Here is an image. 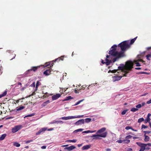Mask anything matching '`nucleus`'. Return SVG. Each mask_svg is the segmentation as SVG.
I'll return each instance as SVG.
<instances>
[{
    "instance_id": "f257e3e1",
    "label": "nucleus",
    "mask_w": 151,
    "mask_h": 151,
    "mask_svg": "<svg viewBox=\"0 0 151 151\" xmlns=\"http://www.w3.org/2000/svg\"><path fill=\"white\" fill-rule=\"evenodd\" d=\"M118 46L120 48L121 51H116L117 46L116 45H114L111 47V50L109 52V55L114 57L112 60L113 63L118 61L120 59L125 56L124 52L129 48L130 45L128 41H125L119 44Z\"/></svg>"
},
{
    "instance_id": "f03ea898",
    "label": "nucleus",
    "mask_w": 151,
    "mask_h": 151,
    "mask_svg": "<svg viewBox=\"0 0 151 151\" xmlns=\"http://www.w3.org/2000/svg\"><path fill=\"white\" fill-rule=\"evenodd\" d=\"M121 66L118 67V70H121L123 73V76H127V75L129 73V71L131 70L133 68V64L132 62L131 61H127L126 62V64L124 65V64H122Z\"/></svg>"
},
{
    "instance_id": "7ed1b4c3",
    "label": "nucleus",
    "mask_w": 151,
    "mask_h": 151,
    "mask_svg": "<svg viewBox=\"0 0 151 151\" xmlns=\"http://www.w3.org/2000/svg\"><path fill=\"white\" fill-rule=\"evenodd\" d=\"M112 57L111 55H107L106 56V58L105 59L106 62H104L103 60H101V63L103 64H105L106 65H108L110 64V63L113 62L112 60L114 58H112Z\"/></svg>"
},
{
    "instance_id": "20e7f679",
    "label": "nucleus",
    "mask_w": 151,
    "mask_h": 151,
    "mask_svg": "<svg viewBox=\"0 0 151 151\" xmlns=\"http://www.w3.org/2000/svg\"><path fill=\"white\" fill-rule=\"evenodd\" d=\"M107 134V132H105L103 133L102 134H101L92 135L91 137V138L95 137V138H94L101 139V138L98 137H101L105 138L106 137V136Z\"/></svg>"
},
{
    "instance_id": "39448f33",
    "label": "nucleus",
    "mask_w": 151,
    "mask_h": 151,
    "mask_svg": "<svg viewBox=\"0 0 151 151\" xmlns=\"http://www.w3.org/2000/svg\"><path fill=\"white\" fill-rule=\"evenodd\" d=\"M22 128V125H19L14 127L12 129V132L13 133H14L19 131Z\"/></svg>"
},
{
    "instance_id": "423d86ee",
    "label": "nucleus",
    "mask_w": 151,
    "mask_h": 151,
    "mask_svg": "<svg viewBox=\"0 0 151 151\" xmlns=\"http://www.w3.org/2000/svg\"><path fill=\"white\" fill-rule=\"evenodd\" d=\"M64 57L63 56H61L60 57L58 58L55 59V60L53 61V62L51 64V65L50 66V67H51L53 66V65L54 64V63H55L56 61L58 62L60 60H63Z\"/></svg>"
},
{
    "instance_id": "0eeeda50",
    "label": "nucleus",
    "mask_w": 151,
    "mask_h": 151,
    "mask_svg": "<svg viewBox=\"0 0 151 151\" xmlns=\"http://www.w3.org/2000/svg\"><path fill=\"white\" fill-rule=\"evenodd\" d=\"M76 148V147L73 145H72L69 147H65L64 149L65 151H70L73 150L75 149Z\"/></svg>"
},
{
    "instance_id": "6e6552de",
    "label": "nucleus",
    "mask_w": 151,
    "mask_h": 151,
    "mask_svg": "<svg viewBox=\"0 0 151 151\" xmlns=\"http://www.w3.org/2000/svg\"><path fill=\"white\" fill-rule=\"evenodd\" d=\"M84 122V119H80L78 121H77L75 123V124L79 125H81L82 124H83Z\"/></svg>"
},
{
    "instance_id": "1a4fd4ad",
    "label": "nucleus",
    "mask_w": 151,
    "mask_h": 151,
    "mask_svg": "<svg viewBox=\"0 0 151 151\" xmlns=\"http://www.w3.org/2000/svg\"><path fill=\"white\" fill-rule=\"evenodd\" d=\"M40 68V66H32L31 67V68L30 69L28 70V71H33L34 72H35L37 70L38 68Z\"/></svg>"
},
{
    "instance_id": "9d476101",
    "label": "nucleus",
    "mask_w": 151,
    "mask_h": 151,
    "mask_svg": "<svg viewBox=\"0 0 151 151\" xmlns=\"http://www.w3.org/2000/svg\"><path fill=\"white\" fill-rule=\"evenodd\" d=\"M47 129V128H42L41 129H40L36 133V135H38L40 134L42 132H44Z\"/></svg>"
},
{
    "instance_id": "9b49d317",
    "label": "nucleus",
    "mask_w": 151,
    "mask_h": 151,
    "mask_svg": "<svg viewBox=\"0 0 151 151\" xmlns=\"http://www.w3.org/2000/svg\"><path fill=\"white\" fill-rule=\"evenodd\" d=\"M61 96V94L59 93L57 94L56 95H54L52 97V100H55L58 99Z\"/></svg>"
},
{
    "instance_id": "f8f14e48",
    "label": "nucleus",
    "mask_w": 151,
    "mask_h": 151,
    "mask_svg": "<svg viewBox=\"0 0 151 151\" xmlns=\"http://www.w3.org/2000/svg\"><path fill=\"white\" fill-rule=\"evenodd\" d=\"M106 130V128L105 127L101 128L100 129L98 130L97 132V134L100 133L101 134H102Z\"/></svg>"
},
{
    "instance_id": "ddd939ff",
    "label": "nucleus",
    "mask_w": 151,
    "mask_h": 151,
    "mask_svg": "<svg viewBox=\"0 0 151 151\" xmlns=\"http://www.w3.org/2000/svg\"><path fill=\"white\" fill-rule=\"evenodd\" d=\"M91 145H87L84 146L82 147V150H87L90 148Z\"/></svg>"
},
{
    "instance_id": "4468645a",
    "label": "nucleus",
    "mask_w": 151,
    "mask_h": 151,
    "mask_svg": "<svg viewBox=\"0 0 151 151\" xmlns=\"http://www.w3.org/2000/svg\"><path fill=\"white\" fill-rule=\"evenodd\" d=\"M51 71L50 69H48L46 70L43 73V74L45 76H48L50 74Z\"/></svg>"
},
{
    "instance_id": "2eb2a0df",
    "label": "nucleus",
    "mask_w": 151,
    "mask_h": 151,
    "mask_svg": "<svg viewBox=\"0 0 151 151\" xmlns=\"http://www.w3.org/2000/svg\"><path fill=\"white\" fill-rule=\"evenodd\" d=\"M132 137V136L130 135H129L128 136H127L126 137L125 139H126V141H127V143H129L130 142V140H128L129 139H130Z\"/></svg>"
},
{
    "instance_id": "dca6fc26",
    "label": "nucleus",
    "mask_w": 151,
    "mask_h": 151,
    "mask_svg": "<svg viewBox=\"0 0 151 151\" xmlns=\"http://www.w3.org/2000/svg\"><path fill=\"white\" fill-rule=\"evenodd\" d=\"M123 76H123H115L114 77V78L115 79V81H119L122 78V77Z\"/></svg>"
},
{
    "instance_id": "f3484780",
    "label": "nucleus",
    "mask_w": 151,
    "mask_h": 151,
    "mask_svg": "<svg viewBox=\"0 0 151 151\" xmlns=\"http://www.w3.org/2000/svg\"><path fill=\"white\" fill-rule=\"evenodd\" d=\"M50 103V101L49 100H48L44 102L41 105V106L42 107H45L46 106L47 104H48Z\"/></svg>"
},
{
    "instance_id": "a211bd4d",
    "label": "nucleus",
    "mask_w": 151,
    "mask_h": 151,
    "mask_svg": "<svg viewBox=\"0 0 151 151\" xmlns=\"http://www.w3.org/2000/svg\"><path fill=\"white\" fill-rule=\"evenodd\" d=\"M144 136L145 137L144 139L145 141L146 142L149 141L150 140L149 137L148 136L145 135V134H144Z\"/></svg>"
},
{
    "instance_id": "6ab92c4d",
    "label": "nucleus",
    "mask_w": 151,
    "mask_h": 151,
    "mask_svg": "<svg viewBox=\"0 0 151 151\" xmlns=\"http://www.w3.org/2000/svg\"><path fill=\"white\" fill-rule=\"evenodd\" d=\"M42 93L44 94V95L42 96L43 98H47L50 95L47 92L44 93L43 92Z\"/></svg>"
},
{
    "instance_id": "aec40b11",
    "label": "nucleus",
    "mask_w": 151,
    "mask_h": 151,
    "mask_svg": "<svg viewBox=\"0 0 151 151\" xmlns=\"http://www.w3.org/2000/svg\"><path fill=\"white\" fill-rule=\"evenodd\" d=\"M6 136V134H2L1 137H0V141L3 140L4 139L5 137Z\"/></svg>"
},
{
    "instance_id": "412c9836",
    "label": "nucleus",
    "mask_w": 151,
    "mask_h": 151,
    "mask_svg": "<svg viewBox=\"0 0 151 151\" xmlns=\"http://www.w3.org/2000/svg\"><path fill=\"white\" fill-rule=\"evenodd\" d=\"M68 120L69 119H74L76 118H80L79 116H78L77 117L76 116H67Z\"/></svg>"
},
{
    "instance_id": "4be33fe9",
    "label": "nucleus",
    "mask_w": 151,
    "mask_h": 151,
    "mask_svg": "<svg viewBox=\"0 0 151 151\" xmlns=\"http://www.w3.org/2000/svg\"><path fill=\"white\" fill-rule=\"evenodd\" d=\"M150 116H151V114L150 113H148L147 116V119H147V122H150Z\"/></svg>"
},
{
    "instance_id": "5701e85b",
    "label": "nucleus",
    "mask_w": 151,
    "mask_h": 151,
    "mask_svg": "<svg viewBox=\"0 0 151 151\" xmlns=\"http://www.w3.org/2000/svg\"><path fill=\"white\" fill-rule=\"evenodd\" d=\"M40 84L41 83L39 81H37L36 86V89H35V91L37 90L38 86H40Z\"/></svg>"
},
{
    "instance_id": "b1692460",
    "label": "nucleus",
    "mask_w": 151,
    "mask_h": 151,
    "mask_svg": "<svg viewBox=\"0 0 151 151\" xmlns=\"http://www.w3.org/2000/svg\"><path fill=\"white\" fill-rule=\"evenodd\" d=\"M137 37H135L134 38L132 39L131 40L130 42V45L132 44L136 40Z\"/></svg>"
},
{
    "instance_id": "393cba45",
    "label": "nucleus",
    "mask_w": 151,
    "mask_h": 151,
    "mask_svg": "<svg viewBox=\"0 0 151 151\" xmlns=\"http://www.w3.org/2000/svg\"><path fill=\"white\" fill-rule=\"evenodd\" d=\"M13 145L17 147H19L20 146V144L17 142H14Z\"/></svg>"
},
{
    "instance_id": "a878e982",
    "label": "nucleus",
    "mask_w": 151,
    "mask_h": 151,
    "mask_svg": "<svg viewBox=\"0 0 151 151\" xmlns=\"http://www.w3.org/2000/svg\"><path fill=\"white\" fill-rule=\"evenodd\" d=\"M73 99V98L72 97L70 96H68V97H67L65 98V99H64L63 101H68V100H69L71 99Z\"/></svg>"
},
{
    "instance_id": "bb28decb",
    "label": "nucleus",
    "mask_w": 151,
    "mask_h": 151,
    "mask_svg": "<svg viewBox=\"0 0 151 151\" xmlns=\"http://www.w3.org/2000/svg\"><path fill=\"white\" fill-rule=\"evenodd\" d=\"M7 94V91H5L4 92L1 94L0 95V99L2 97L6 95Z\"/></svg>"
},
{
    "instance_id": "cd10ccee",
    "label": "nucleus",
    "mask_w": 151,
    "mask_h": 151,
    "mask_svg": "<svg viewBox=\"0 0 151 151\" xmlns=\"http://www.w3.org/2000/svg\"><path fill=\"white\" fill-rule=\"evenodd\" d=\"M91 121V119L90 118H87L84 119V122L88 123Z\"/></svg>"
},
{
    "instance_id": "c85d7f7f",
    "label": "nucleus",
    "mask_w": 151,
    "mask_h": 151,
    "mask_svg": "<svg viewBox=\"0 0 151 151\" xmlns=\"http://www.w3.org/2000/svg\"><path fill=\"white\" fill-rule=\"evenodd\" d=\"M83 130V129H79L76 130H75L73 132L74 133H77L79 131H82Z\"/></svg>"
},
{
    "instance_id": "c756f323",
    "label": "nucleus",
    "mask_w": 151,
    "mask_h": 151,
    "mask_svg": "<svg viewBox=\"0 0 151 151\" xmlns=\"http://www.w3.org/2000/svg\"><path fill=\"white\" fill-rule=\"evenodd\" d=\"M138 109L137 108H132L131 109V111L132 112H135L136 111H138Z\"/></svg>"
},
{
    "instance_id": "7c9ffc66",
    "label": "nucleus",
    "mask_w": 151,
    "mask_h": 151,
    "mask_svg": "<svg viewBox=\"0 0 151 151\" xmlns=\"http://www.w3.org/2000/svg\"><path fill=\"white\" fill-rule=\"evenodd\" d=\"M144 121V119L143 118H141L139 119L138 121V122L139 123H140L142 122H143Z\"/></svg>"
},
{
    "instance_id": "2f4dec72",
    "label": "nucleus",
    "mask_w": 151,
    "mask_h": 151,
    "mask_svg": "<svg viewBox=\"0 0 151 151\" xmlns=\"http://www.w3.org/2000/svg\"><path fill=\"white\" fill-rule=\"evenodd\" d=\"M136 144L139 145V146L140 147L142 145H145V144L142 143L140 142H136Z\"/></svg>"
},
{
    "instance_id": "473e14b6",
    "label": "nucleus",
    "mask_w": 151,
    "mask_h": 151,
    "mask_svg": "<svg viewBox=\"0 0 151 151\" xmlns=\"http://www.w3.org/2000/svg\"><path fill=\"white\" fill-rule=\"evenodd\" d=\"M145 145H142L140 147H141L140 149H143L144 150H145V147H146V144H145Z\"/></svg>"
},
{
    "instance_id": "72a5a7b5",
    "label": "nucleus",
    "mask_w": 151,
    "mask_h": 151,
    "mask_svg": "<svg viewBox=\"0 0 151 151\" xmlns=\"http://www.w3.org/2000/svg\"><path fill=\"white\" fill-rule=\"evenodd\" d=\"M24 108V106H21L17 109V110L18 111L23 109Z\"/></svg>"
},
{
    "instance_id": "f704fd0d",
    "label": "nucleus",
    "mask_w": 151,
    "mask_h": 151,
    "mask_svg": "<svg viewBox=\"0 0 151 151\" xmlns=\"http://www.w3.org/2000/svg\"><path fill=\"white\" fill-rule=\"evenodd\" d=\"M126 141V140L124 139L123 140H119L116 141V142L119 143H121L122 142H125Z\"/></svg>"
},
{
    "instance_id": "c9c22d12",
    "label": "nucleus",
    "mask_w": 151,
    "mask_h": 151,
    "mask_svg": "<svg viewBox=\"0 0 151 151\" xmlns=\"http://www.w3.org/2000/svg\"><path fill=\"white\" fill-rule=\"evenodd\" d=\"M128 110L127 109V110H123L122 112V113H121V114L122 115H124L125 114L126 112L128 111Z\"/></svg>"
},
{
    "instance_id": "e433bc0d",
    "label": "nucleus",
    "mask_w": 151,
    "mask_h": 151,
    "mask_svg": "<svg viewBox=\"0 0 151 151\" xmlns=\"http://www.w3.org/2000/svg\"><path fill=\"white\" fill-rule=\"evenodd\" d=\"M35 114L34 113H32L30 114L27 115L24 117V118L28 117H31L34 116Z\"/></svg>"
},
{
    "instance_id": "4c0bfd02",
    "label": "nucleus",
    "mask_w": 151,
    "mask_h": 151,
    "mask_svg": "<svg viewBox=\"0 0 151 151\" xmlns=\"http://www.w3.org/2000/svg\"><path fill=\"white\" fill-rule=\"evenodd\" d=\"M142 107V105L140 104H139L136 106V107L137 108H140Z\"/></svg>"
},
{
    "instance_id": "58836bf2",
    "label": "nucleus",
    "mask_w": 151,
    "mask_h": 151,
    "mask_svg": "<svg viewBox=\"0 0 151 151\" xmlns=\"http://www.w3.org/2000/svg\"><path fill=\"white\" fill-rule=\"evenodd\" d=\"M147 127H148L147 126L143 124L142 126L141 129H145V128H147Z\"/></svg>"
},
{
    "instance_id": "ea45409f",
    "label": "nucleus",
    "mask_w": 151,
    "mask_h": 151,
    "mask_svg": "<svg viewBox=\"0 0 151 151\" xmlns=\"http://www.w3.org/2000/svg\"><path fill=\"white\" fill-rule=\"evenodd\" d=\"M83 100H80L79 101H78V102H77L75 105H74L75 106V105H78V104H79L81 102H82V101H83Z\"/></svg>"
},
{
    "instance_id": "a19ab883",
    "label": "nucleus",
    "mask_w": 151,
    "mask_h": 151,
    "mask_svg": "<svg viewBox=\"0 0 151 151\" xmlns=\"http://www.w3.org/2000/svg\"><path fill=\"white\" fill-rule=\"evenodd\" d=\"M143 132L145 133L144 134H145V135L146 134H149L150 133V132L149 131H144Z\"/></svg>"
},
{
    "instance_id": "79ce46f5",
    "label": "nucleus",
    "mask_w": 151,
    "mask_h": 151,
    "mask_svg": "<svg viewBox=\"0 0 151 151\" xmlns=\"http://www.w3.org/2000/svg\"><path fill=\"white\" fill-rule=\"evenodd\" d=\"M135 64L137 66H140V65L139 63L137 62V61H135Z\"/></svg>"
},
{
    "instance_id": "37998d69",
    "label": "nucleus",
    "mask_w": 151,
    "mask_h": 151,
    "mask_svg": "<svg viewBox=\"0 0 151 151\" xmlns=\"http://www.w3.org/2000/svg\"><path fill=\"white\" fill-rule=\"evenodd\" d=\"M77 140L76 139H73L72 140H69L68 141V142H76Z\"/></svg>"
},
{
    "instance_id": "c03bdc74",
    "label": "nucleus",
    "mask_w": 151,
    "mask_h": 151,
    "mask_svg": "<svg viewBox=\"0 0 151 151\" xmlns=\"http://www.w3.org/2000/svg\"><path fill=\"white\" fill-rule=\"evenodd\" d=\"M138 74H147V73L145 72H140L138 73Z\"/></svg>"
},
{
    "instance_id": "a18cd8bd",
    "label": "nucleus",
    "mask_w": 151,
    "mask_h": 151,
    "mask_svg": "<svg viewBox=\"0 0 151 151\" xmlns=\"http://www.w3.org/2000/svg\"><path fill=\"white\" fill-rule=\"evenodd\" d=\"M55 122V123H63V121H56Z\"/></svg>"
},
{
    "instance_id": "49530a36",
    "label": "nucleus",
    "mask_w": 151,
    "mask_h": 151,
    "mask_svg": "<svg viewBox=\"0 0 151 151\" xmlns=\"http://www.w3.org/2000/svg\"><path fill=\"white\" fill-rule=\"evenodd\" d=\"M132 129V127L130 126H127L125 127V129L127 130H129Z\"/></svg>"
},
{
    "instance_id": "de8ad7c7",
    "label": "nucleus",
    "mask_w": 151,
    "mask_h": 151,
    "mask_svg": "<svg viewBox=\"0 0 151 151\" xmlns=\"http://www.w3.org/2000/svg\"><path fill=\"white\" fill-rule=\"evenodd\" d=\"M61 119L63 120H68L67 117H61Z\"/></svg>"
},
{
    "instance_id": "09e8293b",
    "label": "nucleus",
    "mask_w": 151,
    "mask_h": 151,
    "mask_svg": "<svg viewBox=\"0 0 151 151\" xmlns=\"http://www.w3.org/2000/svg\"><path fill=\"white\" fill-rule=\"evenodd\" d=\"M90 132V130L85 131L83 132V133H89Z\"/></svg>"
},
{
    "instance_id": "8fccbe9b",
    "label": "nucleus",
    "mask_w": 151,
    "mask_h": 151,
    "mask_svg": "<svg viewBox=\"0 0 151 151\" xmlns=\"http://www.w3.org/2000/svg\"><path fill=\"white\" fill-rule=\"evenodd\" d=\"M33 141V140H28V141H27L25 143H29L31 142H32Z\"/></svg>"
},
{
    "instance_id": "3c124183",
    "label": "nucleus",
    "mask_w": 151,
    "mask_h": 151,
    "mask_svg": "<svg viewBox=\"0 0 151 151\" xmlns=\"http://www.w3.org/2000/svg\"><path fill=\"white\" fill-rule=\"evenodd\" d=\"M86 87V85H83L82 86V89H84Z\"/></svg>"
},
{
    "instance_id": "603ef678",
    "label": "nucleus",
    "mask_w": 151,
    "mask_h": 151,
    "mask_svg": "<svg viewBox=\"0 0 151 151\" xmlns=\"http://www.w3.org/2000/svg\"><path fill=\"white\" fill-rule=\"evenodd\" d=\"M118 70H112V73H116L117 71H118Z\"/></svg>"
},
{
    "instance_id": "864d4df0",
    "label": "nucleus",
    "mask_w": 151,
    "mask_h": 151,
    "mask_svg": "<svg viewBox=\"0 0 151 151\" xmlns=\"http://www.w3.org/2000/svg\"><path fill=\"white\" fill-rule=\"evenodd\" d=\"M147 103L148 104H151V99L150 100L147 101Z\"/></svg>"
},
{
    "instance_id": "5fc2aeb1",
    "label": "nucleus",
    "mask_w": 151,
    "mask_h": 151,
    "mask_svg": "<svg viewBox=\"0 0 151 151\" xmlns=\"http://www.w3.org/2000/svg\"><path fill=\"white\" fill-rule=\"evenodd\" d=\"M31 86L32 87H34L35 86V82H33L32 84H31Z\"/></svg>"
},
{
    "instance_id": "6e6d98bb",
    "label": "nucleus",
    "mask_w": 151,
    "mask_h": 151,
    "mask_svg": "<svg viewBox=\"0 0 151 151\" xmlns=\"http://www.w3.org/2000/svg\"><path fill=\"white\" fill-rule=\"evenodd\" d=\"M137 61H138L142 62H144L142 59H138Z\"/></svg>"
},
{
    "instance_id": "4d7b16f0",
    "label": "nucleus",
    "mask_w": 151,
    "mask_h": 151,
    "mask_svg": "<svg viewBox=\"0 0 151 151\" xmlns=\"http://www.w3.org/2000/svg\"><path fill=\"white\" fill-rule=\"evenodd\" d=\"M146 146L147 145H148V146H149L150 147H151V143H149L147 144H146Z\"/></svg>"
},
{
    "instance_id": "13d9d810",
    "label": "nucleus",
    "mask_w": 151,
    "mask_h": 151,
    "mask_svg": "<svg viewBox=\"0 0 151 151\" xmlns=\"http://www.w3.org/2000/svg\"><path fill=\"white\" fill-rule=\"evenodd\" d=\"M42 149H45L46 148V146H42L41 147Z\"/></svg>"
},
{
    "instance_id": "bf43d9fd",
    "label": "nucleus",
    "mask_w": 151,
    "mask_h": 151,
    "mask_svg": "<svg viewBox=\"0 0 151 151\" xmlns=\"http://www.w3.org/2000/svg\"><path fill=\"white\" fill-rule=\"evenodd\" d=\"M68 88H64L63 89V88H62V90H64V92H65V91L67 89H68Z\"/></svg>"
},
{
    "instance_id": "052dcab7",
    "label": "nucleus",
    "mask_w": 151,
    "mask_h": 151,
    "mask_svg": "<svg viewBox=\"0 0 151 151\" xmlns=\"http://www.w3.org/2000/svg\"><path fill=\"white\" fill-rule=\"evenodd\" d=\"M128 151H132V149L131 148H128L127 149Z\"/></svg>"
},
{
    "instance_id": "680f3d73",
    "label": "nucleus",
    "mask_w": 151,
    "mask_h": 151,
    "mask_svg": "<svg viewBox=\"0 0 151 151\" xmlns=\"http://www.w3.org/2000/svg\"><path fill=\"white\" fill-rule=\"evenodd\" d=\"M111 149L110 148H107L106 149V151H111Z\"/></svg>"
},
{
    "instance_id": "e2e57ef3",
    "label": "nucleus",
    "mask_w": 151,
    "mask_h": 151,
    "mask_svg": "<svg viewBox=\"0 0 151 151\" xmlns=\"http://www.w3.org/2000/svg\"><path fill=\"white\" fill-rule=\"evenodd\" d=\"M82 145V144H79L78 145V146L79 147H81Z\"/></svg>"
},
{
    "instance_id": "0e129e2a",
    "label": "nucleus",
    "mask_w": 151,
    "mask_h": 151,
    "mask_svg": "<svg viewBox=\"0 0 151 151\" xmlns=\"http://www.w3.org/2000/svg\"><path fill=\"white\" fill-rule=\"evenodd\" d=\"M68 145H62L61 146H62V147H67V146H68Z\"/></svg>"
},
{
    "instance_id": "69168bd1",
    "label": "nucleus",
    "mask_w": 151,
    "mask_h": 151,
    "mask_svg": "<svg viewBox=\"0 0 151 151\" xmlns=\"http://www.w3.org/2000/svg\"><path fill=\"white\" fill-rule=\"evenodd\" d=\"M150 149V147H145V150H149V149Z\"/></svg>"
},
{
    "instance_id": "338daca9",
    "label": "nucleus",
    "mask_w": 151,
    "mask_h": 151,
    "mask_svg": "<svg viewBox=\"0 0 151 151\" xmlns=\"http://www.w3.org/2000/svg\"><path fill=\"white\" fill-rule=\"evenodd\" d=\"M35 91H35L34 92L32 93V95H34L35 94Z\"/></svg>"
},
{
    "instance_id": "774afa93",
    "label": "nucleus",
    "mask_w": 151,
    "mask_h": 151,
    "mask_svg": "<svg viewBox=\"0 0 151 151\" xmlns=\"http://www.w3.org/2000/svg\"><path fill=\"white\" fill-rule=\"evenodd\" d=\"M53 130V128H50V129H48V130L50 131L52 130Z\"/></svg>"
}]
</instances>
